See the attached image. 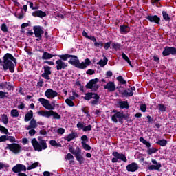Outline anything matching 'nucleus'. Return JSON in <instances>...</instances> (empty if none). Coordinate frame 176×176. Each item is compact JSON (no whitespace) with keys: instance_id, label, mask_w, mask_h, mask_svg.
<instances>
[{"instance_id":"21","label":"nucleus","mask_w":176,"mask_h":176,"mask_svg":"<svg viewBox=\"0 0 176 176\" xmlns=\"http://www.w3.org/2000/svg\"><path fill=\"white\" fill-rule=\"evenodd\" d=\"M80 166L85 163V157L82 156V150H78L76 155H74Z\"/></svg>"},{"instance_id":"4","label":"nucleus","mask_w":176,"mask_h":176,"mask_svg":"<svg viewBox=\"0 0 176 176\" xmlns=\"http://www.w3.org/2000/svg\"><path fill=\"white\" fill-rule=\"evenodd\" d=\"M83 98L87 101H90V100L93 98L94 100L90 101L89 104H91V105L94 107H95V105H98V104H100V95L94 92L86 93Z\"/></svg>"},{"instance_id":"53","label":"nucleus","mask_w":176,"mask_h":176,"mask_svg":"<svg viewBox=\"0 0 176 176\" xmlns=\"http://www.w3.org/2000/svg\"><path fill=\"white\" fill-rule=\"evenodd\" d=\"M0 131L3 134H9V131L5 126L0 127Z\"/></svg>"},{"instance_id":"12","label":"nucleus","mask_w":176,"mask_h":176,"mask_svg":"<svg viewBox=\"0 0 176 176\" xmlns=\"http://www.w3.org/2000/svg\"><path fill=\"white\" fill-rule=\"evenodd\" d=\"M145 19L151 23H154L157 25H160V17L157 15H152L149 14L148 16H145Z\"/></svg>"},{"instance_id":"61","label":"nucleus","mask_w":176,"mask_h":176,"mask_svg":"<svg viewBox=\"0 0 176 176\" xmlns=\"http://www.w3.org/2000/svg\"><path fill=\"white\" fill-rule=\"evenodd\" d=\"M140 111H142V112H146V104H140Z\"/></svg>"},{"instance_id":"5","label":"nucleus","mask_w":176,"mask_h":176,"mask_svg":"<svg viewBox=\"0 0 176 176\" xmlns=\"http://www.w3.org/2000/svg\"><path fill=\"white\" fill-rule=\"evenodd\" d=\"M32 145L34 151H37V152H42V151L47 149V143H46V141L38 142L36 138L32 140Z\"/></svg>"},{"instance_id":"7","label":"nucleus","mask_w":176,"mask_h":176,"mask_svg":"<svg viewBox=\"0 0 176 176\" xmlns=\"http://www.w3.org/2000/svg\"><path fill=\"white\" fill-rule=\"evenodd\" d=\"M98 82H100V79L96 78L94 79H91L89 80L87 85H85L86 89H91L92 91H97L98 89H100V85H98Z\"/></svg>"},{"instance_id":"54","label":"nucleus","mask_w":176,"mask_h":176,"mask_svg":"<svg viewBox=\"0 0 176 176\" xmlns=\"http://www.w3.org/2000/svg\"><path fill=\"white\" fill-rule=\"evenodd\" d=\"M74 155L71 153H67L65 156V160H74Z\"/></svg>"},{"instance_id":"57","label":"nucleus","mask_w":176,"mask_h":176,"mask_svg":"<svg viewBox=\"0 0 176 176\" xmlns=\"http://www.w3.org/2000/svg\"><path fill=\"white\" fill-rule=\"evenodd\" d=\"M1 30L3 32H8V25H6V23H3L1 25Z\"/></svg>"},{"instance_id":"64","label":"nucleus","mask_w":176,"mask_h":176,"mask_svg":"<svg viewBox=\"0 0 176 176\" xmlns=\"http://www.w3.org/2000/svg\"><path fill=\"white\" fill-rule=\"evenodd\" d=\"M57 133L58 134L63 135L65 133V129H64V128H59L58 129Z\"/></svg>"},{"instance_id":"63","label":"nucleus","mask_w":176,"mask_h":176,"mask_svg":"<svg viewBox=\"0 0 176 176\" xmlns=\"http://www.w3.org/2000/svg\"><path fill=\"white\" fill-rule=\"evenodd\" d=\"M29 134L31 135V137H34V135L36 134V131H35L34 129H32L29 131Z\"/></svg>"},{"instance_id":"56","label":"nucleus","mask_w":176,"mask_h":176,"mask_svg":"<svg viewBox=\"0 0 176 176\" xmlns=\"http://www.w3.org/2000/svg\"><path fill=\"white\" fill-rule=\"evenodd\" d=\"M151 2L153 6H157V8H160V6H157L159 5V2H160V0H151Z\"/></svg>"},{"instance_id":"49","label":"nucleus","mask_w":176,"mask_h":176,"mask_svg":"<svg viewBox=\"0 0 176 176\" xmlns=\"http://www.w3.org/2000/svg\"><path fill=\"white\" fill-rule=\"evenodd\" d=\"M76 126L78 130H83V129L85 128V122H79Z\"/></svg>"},{"instance_id":"20","label":"nucleus","mask_w":176,"mask_h":176,"mask_svg":"<svg viewBox=\"0 0 176 176\" xmlns=\"http://www.w3.org/2000/svg\"><path fill=\"white\" fill-rule=\"evenodd\" d=\"M104 89H107L109 92L115 91L116 90V85H115V82L109 81L107 85H104Z\"/></svg>"},{"instance_id":"9","label":"nucleus","mask_w":176,"mask_h":176,"mask_svg":"<svg viewBox=\"0 0 176 176\" xmlns=\"http://www.w3.org/2000/svg\"><path fill=\"white\" fill-rule=\"evenodd\" d=\"M33 31L34 32L36 41H42V35L45 34V31H43V28L41 25H35L33 27Z\"/></svg>"},{"instance_id":"62","label":"nucleus","mask_w":176,"mask_h":176,"mask_svg":"<svg viewBox=\"0 0 176 176\" xmlns=\"http://www.w3.org/2000/svg\"><path fill=\"white\" fill-rule=\"evenodd\" d=\"M92 126L91 125H88L87 126H84L82 131H91Z\"/></svg>"},{"instance_id":"24","label":"nucleus","mask_w":176,"mask_h":176,"mask_svg":"<svg viewBox=\"0 0 176 176\" xmlns=\"http://www.w3.org/2000/svg\"><path fill=\"white\" fill-rule=\"evenodd\" d=\"M118 107L120 108V109H129L130 108V106L129 105V102L127 100L126 101H120L118 102Z\"/></svg>"},{"instance_id":"19","label":"nucleus","mask_w":176,"mask_h":176,"mask_svg":"<svg viewBox=\"0 0 176 176\" xmlns=\"http://www.w3.org/2000/svg\"><path fill=\"white\" fill-rule=\"evenodd\" d=\"M45 96L47 98H54V97L58 96V93L52 89H48L45 91Z\"/></svg>"},{"instance_id":"8","label":"nucleus","mask_w":176,"mask_h":176,"mask_svg":"<svg viewBox=\"0 0 176 176\" xmlns=\"http://www.w3.org/2000/svg\"><path fill=\"white\" fill-rule=\"evenodd\" d=\"M112 155L114 157L111 160L112 163H118V160H121L122 162H124V163H127V157H126L124 154L114 151L113 152Z\"/></svg>"},{"instance_id":"2","label":"nucleus","mask_w":176,"mask_h":176,"mask_svg":"<svg viewBox=\"0 0 176 176\" xmlns=\"http://www.w3.org/2000/svg\"><path fill=\"white\" fill-rule=\"evenodd\" d=\"M69 64L73 65L76 68L79 69H85L89 65L91 64V61L89 58L85 59V62L80 63L79 58L76 55H70V60H69Z\"/></svg>"},{"instance_id":"32","label":"nucleus","mask_w":176,"mask_h":176,"mask_svg":"<svg viewBox=\"0 0 176 176\" xmlns=\"http://www.w3.org/2000/svg\"><path fill=\"white\" fill-rule=\"evenodd\" d=\"M122 57L123 60H124L125 61H126V63H128V64L130 65V67H131L132 68L134 67V66H133V65L131 64V61L130 60V58H129V56H127V55H126V54H124V52L122 53Z\"/></svg>"},{"instance_id":"38","label":"nucleus","mask_w":176,"mask_h":176,"mask_svg":"<svg viewBox=\"0 0 176 176\" xmlns=\"http://www.w3.org/2000/svg\"><path fill=\"white\" fill-rule=\"evenodd\" d=\"M50 144L51 146H56V148H61V144L57 143L54 140H50Z\"/></svg>"},{"instance_id":"31","label":"nucleus","mask_w":176,"mask_h":176,"mask_svg":"<svg viewBox=\"0 0 176 176\" xmlns=\"http://www.w3.org/2000/svg\"><path fill=\"white\" fill-rule=\"evenodd\" d=\"M79 151H82V150L80 149V148H79V146H77L76 148V150H75V148H74V147H73L72 146H71L70 147H69V152H70L71 154H72V155H74V156H75L76 154H78V152Z\"/></svg>"},{"instance_id":"51","label":"nucleus","mask_w":176,"mask_h":176,"mask_svg":"<svg viewBox=\"0 0 176 176\" xmlns=\"http://www.w3.org/2000/svg\"><path fill=\"white\" fill-rule=\"evenodd\" d=\"M112 44V41H110L107 43H105L104 45H103V47L105 50H108V49H109V47H111V45Z\"/></svg>"},{"instance_id":"42","label":"nucleus","mask_w":176,"mask_h":176,"mask_svg":"<svg viewBox=\"0 0 176 176\" xmlns=\"http://www.w3.org/2000/svg\"><path fill=\"white\" fill-rule=\"evenodd\" d=\"M15 17H16L19 20H22V19H24V12L23 11V10H21L20 13H16Z\"/></svg>"},{"instance_id":"26","label":"nucleus","mask_w":176,"mask_h":176,"mask_svg":"<svg viewBox=\"0 0 176 176\" xmlns=\"http://www.w3.org/2000/svg\"><path fill=\"white\" fill-rule=\"evenodd\" d=\"M120 34H128V32H130V27L126 25H122L120 26Z\"/></svg>"},{"instance_id":"22","label":"nucleus","mask_w":176,"mask_h":176,"mask_svg":"<svg viewBox=\"0 0 176 176\" xmlns=\"http://www.w3.org/2000/svg\"><path fill=\"white\" fill-rule=\"evenodd\" d=\"M119 92L122 95V97H133V96H134V92L129 90V88L127 89L119 91Z\"/></svg>"},{"instance_id":"48","label":"nucleus","mask_w":176,"mask_h":176,"mask_svg":"<svg viewBox=\"0 0 176 176\" xmlns=\"http://www.w3.org/2000/svg\"><path fill=\"white\" fill-rule=\"evenodd\" d=\"M94 47H100V49H101V48L104 47V43H102V41H99V42L96 41L94 43Z\"/></svg>"},{"instance_id":"45","label":"nucleus","mask_w":176,"mask_h":176,"mask_svg":"<svg viewBox=\"0 0 176 176\" xmlns=\"http://www.w3.org/2000/svg\"><path fill=\"white\" fill-rule=\"evenodd\" d=\"M1 120L4 124H7L9 123V118H8V116L4 114L1 116Z\"/></svg>"},{"instance_id":"60","label":"nucleus","mask_w":176,"mask_h":176,"mask_svg":"<svg viewBox=\"0 0 176 176\" xmlns=\"http://www.w3.org/2000/svg\"><path fill=\"white\" fill-rule=\"evenodd\" d=\"M87 75H94L96 71L94 69H89L86 72Z\"/></svg>"},{"instance_id":"30","label":"nucleus","mask_w":176,"mask_h":176,"mask_svg":"<svg viewBox=\"0 0 176 176\" xmlns=\"http://www.w3.org/2000/svg\"><path fill=\"white\" fill-rule=\"evenodd\" d=\"M52 57H54V55H53L47 52H45L43 54L42 59L43 60H50V58H52Z\"/></svg>"},{"instance_id":"25","label":"nucleus","mask_w":176,"mask_h":176,"mask_svg":"<svg viewBox=\"0 0 176 176\" xmlns=\"http://www.w3.org/2000/svg\"><path fill=\"white\" fill-rule=\"evenodd\" d=\"M38 127V124H36V120L32 118L30 122L29 126L26 127V130H31V129H36Z\"/></svg>"},{"instance_id":"18","label":"nucleus","mask_w":176,"mask_h":176,"mask_svg":"<svg viewBox=\"0 0 176 176\" xmlns=\"http://www.w3.org/2000/svg\"><path fill=\"white\" fill-rule=\"evenodd\" d=\"M138 168V164L135 162H132L131 164H128L126 166V171H128L129 173H135V171H137Z\"/></svg>"},{"instance_id":"44","label":"nucleus","mask_w":176,"mask_h":176,"mask_svg":"<svg viewBox=\"0 0 176 176\" xmlns=\"http://www.w3.org/2000/svg\"><path fill=\"white\" fill-rule=\"evenodd\" d=\"M111 45L114 50H120V44L119 43H112Z\"/></svg>"},{"instance_id":"11","label":"nucleus","mask_w":176,"mask_h":176,"mask_svg":"<svg viewBox=\"0 0 176 176\" xmlns=\"http://www.w3.org/2000/svg\"><path fill=\"white\" fill-rule=\"evenodd\" d=\"M175 56L176 55V48L174 47L166 46L164 51L162 52V56L166 57L167 56Z\"/></svg>"},{"instance_id":"50","label":"nucleus","mask_w":176,"mask_h":176,"mask_svg":"<svg viewBox=\"0 0 176 176\" xmlns=\"http://www.w3.org/2000/svg\"><path fill=\"white\" fill-rule=\"evenodd\" d=\"M7 90L9 91L10 90H14V86L10 83V82H7Z\"/></svg>"},{"instance_id":"55","label":"nucleus","mask_w":176,"mask_h":176,"mask_svg":"<svg viewBox=\"0 0 176 176\" xmlns=\"http://www.w3.org/2000/svg\"><path fill=\"white\" fill-rule=\"evenodd\" d=\"M7 141H10V142H17L16 141V138L14 136H7Z\"/></svg>"},{"instance_id":"29","label":"nucleus","mask_w":176,"mask_h":176,"mask_svg":"<svg viewBox=\"0 0 176 176\" xmlns=\"http://www.w3.org/2000/svg\"><path fill=\"white\" fill-rule=\"evenodd\" d=\"M108 64V58L104 56L103 59H100L99 62L97 63L98 65L100 67H105Z\"/></svg>"},{"instance_id":"36","label":"nucleus","mask_w":176,"mask_h":176,"mask_svg":"<svg viewBox=\"0 0 176 176\" xmlns=\"http://www.w3.org/2000/svg\"><path fill=\"white\" fill-rule=\"evenodd\" d=\"M58 57L60 58V60H63V61H67L68 58H71V54H65L62 55H58Z\"/></svg>"},{"instance_id":"46","label":"nucleus","mask_w":176,"mask_h":176,"mask_svg":"<svg viewBox=\"0 0 176 176\" xmlns=\"http://www.w3.org/2000/svg\"><path fill=\"white\" fill-rule=\"evenodd\" d=\"M65 102H66L67 105H68V107H75V103H74V101H72L69 98H67L65 100Z\"/></svg>"},{"instance_id":"52","label":"nucleus","mask_w":176,"mask_h":176,"mask_svg":"<svg viewBox=\"0 0 176 176\" xmlns=\"http://www.w3.org/2000/svg\"><path fill=\"white\" fill-rule=\"evenodd\" d=\"M159 111L161 112H166V106L164 104H158Z\"/></svg>"},{"instance_id":"33","label":"nucleus","mask_w":176,"mask_h":176,"mask_svg":"<svg viewBox=\"0 0 176 176\" xmlns=\"http://www.w3.org/2000/svg\"><path fill=\"white\" fill-rule=\"evenodd\" d=\"M139 141L142 142L143 145H146V148H151V143L146 141V140H145L144 138L140 137Z\"/></svg>"},{"instance_id":"28","label":"nucleus","mask_w":176,"mask_h":176,"mask_svg":"<svg viewBox=\"0 0 176 176\" xmlns=\"http://www.w3.org/2000/svg\"><path fill=\"white\" fill-rule=\"evenodd\" d=\"M76 135H78V134H76V133L72 132V133L69 134V135L65 138V140H66V141H67L68 142H71V141H72V140H74V138H76Z\"/></svg>"},{"instance_id":"6","label":"nucleus","mask_w":176,"mask_h":176,"mask_svg":"<svg viewBox=\"0 0 176 176\" xmlns=\"http://www.w3.org/2000/svg\"><path fill=\"white\" fill-rule=\"evenodd\" d=\"M38 115L43 116V118H50V116H53V119L60 120L61 119V116L58 114V113L54 111L53 110L51 111H39L38 112Z\"/></svg>"},{"instance_id":"59","label":"nucleus","mask_w":176,"mask_h":176,"mask_svg":"<svg viewBox=\"0 0 176 176\" xmlns=\"http://www.w3.org/2000/svg\"><path fill=\"white\" fill-rule=\"evenodd\" d=\"M8 141V135H1L0 137V142H6Z\"/></svg>"},{"instance_id":"15","label":"nucleus","mask_w":176,"mask_h":176,"mask_svg":"<svg viewBox=\"0 0 176 176\" xmlns=\"http://www.w3.org/2000/svg\"><path fill=\"white\" fill-rule=\"evenodd\" d=\"M39 102H41V105L45 108V109H54L53 106L50 104V102L47 100V99H45L43 98H40L38 99Z\"/></svg>"},{"instance_id":"14","label":"nucleus","mask_w":176,"mask_h":176,"mask_svg":"<svg viewBox=\"0 0 176 176\" xmlns=\"http://www.w3.org/2000/svg\"><path fill=\"white\" fill-rule=\"evenodd\" d=\"M44 73L41 74L42 78L46 79L47 80H50V76L49 75H52V67L50 66H44Z\"/></svg>"},{"instance_id":"3","label":"nucleus","mask_w":176,"mask_h":176,"mask_svg":"<svg viewBox=\"0 0 176 176\" xmlns=\"http://www.w3.org/2000/svg\"><path fill=\"white\" fill-rule=\"evenodd\" d=\"M114 113L113 116H111V120L113 123H120V124H123L124 123V120L126 122H130V114L124 113L123 111H118V110H113Z\"/></svg>"},{"instance_id":"47","label":"nucleus","mask_w":176,"mask_h":176,"mask_svg":"<svg viewBox=\"0 0 176 176\" xmlns=\"http://www.w3.org/2000/svg\"><path fill=\"white\" fill-rule=\"evenodd\" d=\"M157 148H155L153 147H152L151 148H148L147 150V153L148 155H153V153H156V152H157Z\"/></svg>"},{"instance_id":"34","label":"nucleus","mask_w":176,"mask_h":176,"mask_svg":"<svg viewBox=\"0 0 176 176\" xmlns=\"http://www.w3.org/2000/svg\"><path fill=\"white\" fill-rule=\"evenodd\" d=\"M156 144L160 146H166L168 144V142L166 139H162L157 141Z\"/></svg>"},{"instance_id":"17","label":"nucleus","mask_w":176,"mask_h":176,"mask_svg":"<svg viewBox=\"0 0 176 176\" xmlns=\"http://www.w3.org/2000/svg\"><path fill=\"white\" fill-rule=\"evenodd\" d=\"M57 71H61V69H65L68 67V63L63 61L61 59H58L56 61Z\"/></svg>"},{"instance_id":"43","label":"nucleus","mask_w":176,"mask_h":176,"mask_svg":"<svg viewBox=\"0 0 176 176\" xmlns=\"http://www.w3.org/2000/svg\"><path fill=\"white\" fill-rule=\"evenodd\" d=\"M8 92H5L3 91H0V100H3V98H8Z\"/></svg>"},{"instance_id":"58","label":"nucleus","mask_w":176,"mask_h":176,"mask_svg":"<svg viewBox=\"0 0 176 176\" xmlns=\"http://www.w3.org/2000/svg\"><path fill=\"white\" fill-rule=\"evenodd\" d=\"M81 142H89V138H87V135H83L82 137H81Z\"/></svg>"},{"instance_id":"1","label":"nucleus","mask_w":176,"mask_h":176,"mask_svg":"<svg viewBox=\"0 0 176 176\" xmlns=\"http://www.w3.org/2000/svg\"><path fill=\"white\" fill-rule=\"evenodd\" d=\"M0 64L3 66V71H8V69L11 74H13L14 72V65H17V59L12 54L6 53L3 57V61L2 59H0Z\"/></svg>"},{"instance_id":"23","label":"nucleus","mask_w":176,"mask_h":176,"mask_svg":"<svg viewBox=\"0 0 176 176\" xmlns=\"http://www.w3.org/2000/svg\"><path fill=\"white\" fill-rule=\"evenodd\" d=\"M32 15L34 17H39L40 19H42L43 17H46V13L42 10H36L32 13Z\"/></svg>"},{"instance_id":"16","label":"nucleus","mask_w":176,"mask_h":176,"mask_svg":"<svg viewBox=\"0 0 176 176\" xmlns=\"http://www.w3.org/2000/svg\"><path fill=\"white\" fill-rule=\"evenodd\" d=\"M151 162L153 163V164H156V165H150L148 166V168L151 171H153V170H156L157 171H159V170H160V168L162 167V164L160 162L157 163V161L153 159L151 160Z\"/></svg>"},{"instance_id":"40","label":"nucleus","mask_w":176,"mask_h":176,"mask_svg":"<svg viewBox=\"0 0 176 176\" xmlns=\"http://www.w3.org/2000/svg\"><path fill=\"white\" fill-rule=\"evenodd\" d=\"M81 145L85 151H91V146L87 144L86 142H81Z\"/></svg>"},{"instance_id":"39","label":"nucleus","mask_w":176,"mask_h":176,"mask_svg":"<svg viewBox=\"0 0 176 176\" xmlns=\"http://www.w3.org/2000/svg\"><path fill=\"white\" fill-rule=\"evenodd\" d=\"M39 166V162H34L33 163L32 165L29 166L27 168V170L28 171L31 170H34V168H36V167H38Z\"/></svg>"},{"instance_id":"27","label":"nucleus","mask_w":176,"mask_h":176,"mask_svg":"<svg viewBox=\"0 0 176 176\" xmlns=\"http://www.w3.org/2000/svg\"><path fill=\"white\" fill-rule=\"evenodd\" d=\"M32 118H34V112L32 111V110H30L29 112H28L25 115L24 120L25 122H30V120H31Z\"/></svg>"},{"instance_id":"35","label":"nucleus","mask_w":176,"mask_h":176,"mask_svg":"<svg viewBox=\"0 0 176 176\" xmlns=\"http://www.w3.org/2000/svg\"><path fill=\"white\" fill-rule=\"evenodd\" d=\"M118 82H119L120 85H127V81L123 78V76H119L116 78Z\"/></svg>"},{"instance_id":"10","label":"nucleus","mask_w":176,"mask_h":176,"mask_svg":"<svg viewBox=\"0 0 176 176\" xmlns=\"http://www.w3.org/2000/svg\"><path fill=\"white\" fill-rule=\"evenodd\" d=\"M6 149H9L12 153L19 155L21 152V146L17 143L7 144Z\"/></svg>"},{"instance_id":"13","label":"nucleus","mask_w":176,"mask_h":176,"mask_svg":"<svg viewBox=\"0 0 176 176\" xmlns=\"http://www.w3.org/2000/svg\"><path fill=\"white\" fill-rule=\"evenodd\" d=\"M21 171L25 172L27 171V167L24 164H17L12 168V172L20 174V173H23Z\"/></svg>"},{"instance_id":"37","label":"nucleus","mask_w":176,"mask_h":176,"mask_svg":"<svg viewBox=\"0 0 176 176\" xmlns=\"http://www.w3.org/2000/svg\"><path fill=\"white\" fill-rule=\"evenodd\" d=\"M162 17L165 21H170V15L166 11H162Z\"/></svg>"},{"instance_id":"41","label":"nucleus","mask_w":176,"mask_h":176,"mask_svg":"<svg viewBox=\"0 0 176 176\" xmlns=\"http://www.w3.org/2000/svg\"><path fill=\"white\" fill-rule=\"evenodd\" d=\"M19 110L18 109H12L11 111V116L12 118H19Z\"/></svg>"}]
</instances>
